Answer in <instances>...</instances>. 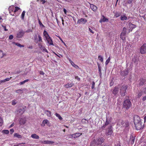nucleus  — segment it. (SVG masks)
Instances as JSON below:
<instances>
[{
  "instance_id": "obj_1",
  "label": "nucleus",
  "mask_w": 146,
  "mask_h": 146,
  "mask_svg": "<svg viewBox=\"0 0 146 146\" xmlns=\"http://www.w3.org/2000/svg\"><path fill=\"white\" fill-rule=\"evenodd\" d=\"M141 119L140 117L137 115H135L134 117V123L135 127L137 130L142 129L144 127V123H143V122Z\"/></svg>"
},
{
  "instance_id": "obj_2",
  "label": "nucleus",
  "mask_w": 146,
  "mask_h": 146,
  "mask_svg": "<svg viewBox=\"0 0 146 146\" xmlns=\"http://www.w3.org/2000/svg\"><path fill=\"white\" fill-rule=\"evenodd\" d=\"M8 10L11 15L15 16L14 14L20 10V9L18 7H15L14 5H12L9 7Z\"/></svg>"
},
{
  "instance_id": "obj_3",
  "label": "nucleus",
  "mask_w": 146,
  "mask_h": 146,
  "mask_svg": "<svg viewBox=\"0 0 146 146\" xmlns=\"http://www.w3.org/2000/svg\"><path fill=\"white\" fill-rule=\"evenodd\" d=\"M43 34L44 36L46 38V40L47 41L48 43L50 45L54 46V45L52 39L46 31L44 30V31Z\"/></svg>"
},
{
  "instance_id": "obj_4",
  "label": "nucleus",
  "mask_w": 146,
  "mask_h": 146,
  "mask_svg": "<svg viewBox=\"0 0 146 146\" xmlns=\"http://www.w3.org/2000/svg\"><path fill=\"white\" fill-rule=\"evenodd\" d=\"M131 105V102L130 100L126 99L123 102V107L127 110L130 108Z\"/></svg>"
},
{
  "instance_id": "obj_5",
  "label": "nucleus",
  "mask_w": 146,
  "mask_h": 146,
  "mask_svg": "<svg viewBox=\"0 0 146 146\" xmlns=\"http://www.w3.org/2000/svg\"><path fill=\"white\" fill-rule=\"evenodd\" d=\"M104 141V138L102 137H99L96 139H94L92 143H95L96 145H101Z\"/></svg>"
},
{
  "instance_id": "obj_6",
  "label": "nucleus",
  "mask_w": 146,
  "mask_h": 146,
  "mask_svg": "<svg viewBox=\"0 0 146 146\" xmlns=\"http://www.w3.org/2000/svg\"><path fill=\"white\" fill-rule=\"evenodd\" d=\"M127 85H123L120 88V93L122 96H124L125 95L126 92V90L127 89Z\"/></svg>"
},
{
  "instance_id": "obj_7",
  "label": "nucleus",
  "mask_w": 146,
  "mask_h": 146,
  "mask_svg": "<svg viewBox=\"0 0 146 146\" xmlns=\"http://www.w3.org/2000/svg\"><path fill=\"white\" fill-rule=\"evenodd\" d=\"M140 53L142 54L146 53V43L144 44L140 48Z\"/></svg>"
},
{
  "instance_id": "obj_8",
  "label": "nucleus",
  "mask_w": 146,
  "mask_h": 146,
  "mask_svg": "<svg viewBox=\"0 0 146 146\" xmlns=\"http://www.w3.org/2000/svg\"><path fill=\"white\" fill-rule=\"evenodd\" d=\"M111 126H110L108 128V132L106 133V135L108 137H110L111 135H113V131L111 129Z\"/></svg>"
},
{
  "instance_id": "obj_9",
  "label": "nucleus",
  "mask_w": 146,
  "mask_h": 146,
  "mask_svg": "<svg viewBox=\"0 0 146 146\" xmlns=\"http://www.w3.org/2000/svg\"><path fill=\"white\" fill-rule=\"evenodd\" d=\"M128 73V68H127L123 71H121L120 74L122 76H125L127 75Z\"/></svg>"
},
{
  "instance_id": "obj_10",
  "label": "nucleus",
  "mask_w": 146,
  "mask_h": 146,
  "mask_svg": "<svg viewBox=\"0 0 146 146\" xmlns=\"http://www.w3.org/2000/svg\"><path fill=\"white\" fill-rule=\"evenodd\" d=\"M25 32L23 30L20 31L17 34V37L18 38H21L23 37L25 33Z\"/></svg>"
},
{
  "instance_id": "obj_11",
  "label": "nucleus",
  "mask_w": 146,
  "mask_h": 146,
  "mask_svg": "<svg viewBox=\"0 0 146 146\" xmlns=\"http://www.w3.org/2000/svg\"><path fill=\"white\" fill-rule=\"evenodd\" d=\"M38 46L42 50L43 52H45L48 53V51L47 49L43 46L41 43H39L38 44Z\"/></svg>"
},
{
  "instance_id": "obj_12",
  "label": "nucleus",
  "mask_w": 146,
  "mask_h": 146,
  "mask_svg": "<svg viewBox=\"0 0 146 146\" xmlns=\"http://www.w3.org/2000/svg\"><path fill=\"white\" fill-rule=\"evenodd\" d=\"M119 85L115 87L114 89L112 91L113 94L115 95L117 94L119 91Z\"/></svg>"
},
{
  "instance_id": "obj_13",
  "label": "nucleus",
  "mask_w": 146,
  "mask_h": 146,
  "mask_svg": "<svg viewBox=\"0 0 146 146\" xmlns=\"http://www.w3.org/2000/svg\"><path fill=\"white\" fill-rule=\"evenodd\" d=\"M82 134V133H76L71 135V137L72 138H75L80 137Z\"/></svg>"
},
{
  "instance_id": "obj_14",
  "label": "nucleus",
  "mask_w": 146,
  "mask_h": 146,
  "mask_svg": "<svg viewBox=\"0 0 146 146\" xmlns=\"http://www.w3.org/2000/svg\"><path fill=\"white\" fill-rule=\"evenodd\" d=\"M87 22V20L84 18H82L78 20L77 21V23L80 24L82 23H85Z\"/></svg>"
},
{
  "instance_id": "obj_15",
  "label": "nucleus",
  "mask_w": 146,
  "mask_h": 146,
  "mask_svg": "<svg viewBox=\"0 0 146 146\" xmlns=\"http://www.w3.org/2000/svg\"><path fill=\"white\" fill-rule=\"evenodd\" d=\"M128 25L129 26V28H130L131 31H131L132 29L136 28V25L133 24L132 23H128Z\"/></svg>"
},
{
  "instance_id": "obj_16",
  "label": "nucleus",
  "mask_w": 146,
  "mask_h": 146,
  "mask_svg": "<svg viewBox=\"0 0 146 146\" xmlns=\"http://www.w3.org/2000/svg\"><path fill=\"white\" fill-rule=\"evenodd\" d=\"M140 82L139 84L140 86H142L144 84L146 83V79L143 78L140 79Z\"/></svg>"
},
{
  "instance_id": "obj_17",
  "label": "nucleus",
  "mask_w": 146,
  "mask_h": 146,
  "mask_svg": "<svg viewBox=\"0 0 146 146\" xmlns=\"http://www.w3.org/2000/svg\"><path fill=\"white\" fill-rule=\"evenodd\" d=\"M90 7L94 11H96L98 9L97 7L92 4H90Z\"/></svg>"
},
{
  "instance_id": "obj_18",
  "label": "nucleus",
  "mask_w": 146,
  "mask_h": 146,
  "mask_svg": "<svg viewBox=\"0 0 146 146\" xmlns=\"http://www.w3.org/2000/svg\"><path fill=\"white\" fill-rule=\"evenodd\" d=\"M135 137L132 136H130L129 142L131 145H133L135 142Z\"/></svg>"
},
{
  "instance_id": "obj_19",
  "label": "nucleus",
  "mask_w": 146,
  "mask_h": 146,
  "mask_svg": "<svg viewBox=\"0 0 146 146\" xmlns=\"http://www.w3.org/2000/svg\"><path fill=\"white\" fill-rule=\"evenodd\" d=\"M41 143L43 144H52L54 143V142L53 141H51L48 140H45L43 141H42Z\"/></svg>"
},
{
  "instance_id": "obj_20",
  "label": "nucleus",
  "mask_w": 146,
  "mask_h": 146,
  "mask_svg": "<svg viewBox=\"0 0 146 146\" xmlns=\"http://www.w3.org/2000/svg\"><path fill=\"white\" fill-rule=\"evenodd\" d=\"M102 17L103 18L101 19L99 21L100 23H102V22H108V19L107 18H106L103 15Z\"/></svg>"
},
{
  "instance_id": "obj_21",
  "label": "nucleus",
  "mask_w": 146,
  "mask_h": 146,
  "mask_svg": "<svg viewBox=\"0 0 146 146\" xmlns=\"http://www.w3.org/2000/svg\"><path fill=\"white\" fill-rule=\"evenodd\" d=\"M125 123L123 120H119L118 122L117 123V125L119 126L122 125L124 126Z\"/></svg>"
},
{
  "instance_id": "obj_22",
  "label": "nucleus",
  "mask_w": 146,
  "mask_h": 146,
  "mask_svg": "<svg viewBox=\"0 0 146 146\" xmlns=\"http://www.w3.org/2000/svg\"><path fill=\"white\" fill-rule=\"evenodd\" d=\"M26 122V120L24 118H21L19 120V123L21 125L24 124Z\"/></svg>"
},
{
  "instance_id": "obj_23",
  "label": "nucleus",
  "mask_w": 146,
  "mask_h": 146,
  "mask_svg": "<svg viewBox=\"0 0 146 146\" xmlns=\"http://www.w3.org/2000/svg\"><path fill=\"white\" fill-rule=\"evenodd\" d=\"M70 62L71 63V65L75 68L78 69L79 68V66L75 64L74 63L72 62L70 59L69 60Z\"/></svg>"
},
{
  "instance_id": "obj_24",
  "label": "nucleus",
  "mask_w": 146,
  "mask_h": 146,
  "mask_svg": "<svg viewBox=\"0 0 146 146\" xmlns=\"http://www.w3.org/2000/svg\"><path fill=\"white\" fill-rule=\"evenodd\" d=\"M31 137L33 138L36 139H38L39 138V137L36 134H32L31 135Z\"/></svg>"
},
{
  "instance_id": "obj_25",
  "label": "nucleus",
  "mask_w": 146,
  "mask_h": 146,
  "mask_svg": "<svg viewBox=\"0 0 146 146\" xmlns=\"http://www.w3.org/2000/svg\"><path fill=\"white\" fill-rule=\"evenodd\" d=\"M44 113L48 116L50 117L51 116V112L49 110H45L44 111Z\"/></svg>"
},
{
  "instance_id": "obj_26",
  "label": "nucleus",
  "mask_w": 146,
  "mask_h": 146,
  "mask_svg": "<svg viewBox=\"0 0 146 146\" xmlns=\"http://www.w3.org/2000/svg\"><path fill=\"white\" fill-rule=\"evenodd\" d=\"M127 17L125 15L121 16L120 17V19L121 21H124L127 20Z\"/></svg>"
},
{
  "instance_id": "obj_27",
  "label": "nucleus",
  "mask_w": 146,
  "mask_h": 146,
  "mask_svg": "<svg viewBox=\"0 0 146 146\" xmlns=\"http://www.w3.org/2000/svg\"><path fill=\"white\" fill-rule=\"evenodd\" d=\"M38 40L36 41L35 42L36 43H38V42H42V37L40 35H38Z\"/></svg>"
},
{
  "instance_id": "obj_28",
  "label": "nucleus",
  "mask_w": 146,
  "mask_h": 146,
  "mask_svg": "<svg viewBox=\"0 0 146 146\" xmlns=\"http://www.w3.org/2000/svg\"><path fill=\"white\" fill-rule=\"evenodd\" d=\"M13 43L14 44H15L16 45L20 47H23L24 46V45H21L20 44L17 43V42H14Z\"/></svg>"
},
{
  "instance_id": "obj_29",
  "label": "nucleus",
  "mask_w": 146,
  "mask_h": 146,
  "mask_svg": "<svg viewBox=\"0 0 146 146\" xmlns=\"http://www.w3.org/2000/svg\"><path fill=\"white\" fill-rule=\"evenodd\" d=\"M121 13L120 12H116L114 15V16L117 18L121 15Z\"/></svg>"
},
{
  "instance_id": "obj_30",
  "label": "nucleus",
  "mask_w": 146,
  "mask_h": 146,
  "mask_svg": "<svg viewBox=\"0 0 146 146\" xmlns=\"http://www.w3.org/2000/svg\"><path fill=\"white\" fill-rule=\"evenodd\" d=\"M14 136L19 138H21L22 137V136L17 133H15L14 134Z\"/></svg>"
},
{
  "instance_id": "obj_31",
  "label": "nucleus",
  "mask_w": 146,
  "mask_h": 146,
  "mask_svg": "<svg viewBox=\"0 0 146 146\" xmlns=\"http://www.w3.org/2000/svg\"><path fill=\"white\" fill-rule=\"evenodd\" d=\"M143 92L142 91H141V92H139L137 96V98H140L141 96L143 95Z\"/></svg>"
},
{
  "instance_id": "obj_32",
  "label": "nucleus",
  "mask_w": 146,
  "mask_h": 146,
  "mask_svg": "<svg viewBox=\"0 0 146 146\" xmlns=\"http://www.w3.org/2000/svg\"><path fill=\"white\" fill-rule=\"evenodd\" d=\"M25 11H24L22 12V14L21 15V19L23 20L24 19V17L25 15Z\"/></svg>"
},
{
  "instance_id": "obj_33",
  "label": "nucleus",
  "mask_w": 146,
  "mask_h": 146,
  "mask_svg": "<svg viewBox=\"0 0 146 146\" xmlns=\"http://www.w3.org/2000/svg\"><path fill=\"white\" fill-rule=\"evenodd\" d=\"M98 68L99 73L100 74V76L101 77L102 76V74L101 72V69L99 64H98Z\"/></svg>"
},
{
  "instance_id": "obj_34",
  "label": "nucleus",
  "mask_w": 146,
  "mask_h": 146,
  "mask_svg": "<svg viewBox=\"0 0 146 146\" xmlns=\"http://www.w3.org/2000/svg\"><path fill=\"white\" fill-rule=\"evenodd\" d=\"M29 80V79H26L23 81L19 83V84L20 85H22L24 84L25 82H27Z\"/></svg>"
},
{
  "instance_id": "obj_35",
  "label": "nucleus",
  "mask_w": 146,
  "mask_h": 146,
  "mask_svg": "<svg viewBox=\"0 0 146 146\" xmlns=\"http://www.w3.org/2000/svg\"><path fill=\"white\" fill-rule=\"evenodd\" d=\"M55 115H56V116L58 118V119L60 120H62V117L60 116V115L57 113H56L55 114Z\"/></svg>"
},
{
  "instance_id": "obj_36",
  "label": "nucleus",
  "mask_w": 146,
  "mask_h": 146,
  "mask_svg": "<svg viewBox=\"0 0 146 146\" xmlns=\"http://www.w3.org/2000/svg\"><path fill=\"white\" fill-rule=\"evenodd\" d=\"M42 123L44 125L47 123H50V122L47 119H45L43 120Z\"/></svg>"
},
{
  "instance_id": "obj_37",
  "label": "nucleus",
  "mask_w": 146,
  "mask_h": 146,
  "mask_svg": "<svg viewBox=\"0 0 146 146\" xmlns=\"http://www.w3.org/2000/svg\"><path fill=\"white\" fill-rule=\"evenodd\" d=\"M16 92L18 94H21L23 93V90L21 89H19L16 91Z\"/></svg>"
},
{
  "instance_id": "obj_38",
  "label": "nucleus",
  "mask_w": 146,
  "mask_h": 146,
  "mask_svg": "<svg viewBox=\"0 0 146 146\" xmlns=\"http://www.w3.org/2000/svg\"><path fill=\"white\" fill-rule=\"evenodd\" d=\"M98 59L100 60L102 62H103V58L101 55L99 56L98 57Z\"/></svg>"
},
{
  "instance_id": "obj_39",
  "label": "nucleus",
  "mask_w": 146,
  "mask_h": 146,
  "mask_svg": "<svg viewBox=\"0 0 146 146\" xmlns=\"http://www.w3.org/2000/svg\"><path fill=\"white\" fill-rule=\"evenodd\" d=\"M2 132L5 134H8L9 133V131L7 130H4L2 131Z\"/></svg>"
},
{
  "instance_id": "obj_40",
  "label": "nucleus",
  "mask_w": 146,
  "mask_h": 146,
  "mask_svg": "<svg viewBox=\"0 0 146 146\" xmlns=\"http://www.w3.org/2000/svg\"><path fill=\"white\" fill-rule=\"evenodd\" d=\"M110 60V57H109L108 59H107L105 62V64L106 65H107L108 64V63L109 62Z\"/></svg>"
},
{
  "instance_id": "obj_41",
  "label": "nucleus",
  "mask_w": 146,
  "mask_h": 146,
  "mask_svg": "<svg viewBox=\"0 0 146 146\" xmlns=\"http://www.w3.org/2000/svg\"><path fill=\"white\" fill-rule=\"evenodd\" d=\"M3 122V119L1 117H0V127L2 125Z\"/></svg>"
},
{
  "instance_id": "obj_42",
  "label": "nucleus",
  "mask_w": 146,
  "mask_h": 146,
  "mask_svg": "<svg viewBox=\"0 0 146 146\" xmlns=\"http://www.w3.org/2000/svg\"><path fill=\"white\" fill-rule=\"evenodd\" d=\"M82 122L83 123H86L88 122V121L85 119H83L82 120Z\"/></svg>"
},
{
  "instance_id": "obj_43",
  "label": "nucleus",
  "mask_w": 146,
  "mask_h": 146,
  "mask_svg": "<svg viewBox=\"0 0 146 146\" xmlns=\"http://www.w3.org/2000/svg\"><path fill=\"white\" fill-rule=\"evenodd\" d=\"M37 1L39 2L40 3L42 2V4H44L46 2L45 0H37Z\"/></svg>"
},
{
  "instance_id": "obj_44",
  "label": "nucleus",
  "mask_w": 146,
  "mask_h": 146,
  "mask_svg": "<svg viewBox=\"0 0 146 146\" xmlns=\"http://www.w3.org/2000/svg\"><path fill=\"white\" fill-rule=\"evenodd\" d=\"M11 77L10 78H7L3 80L4 82H5L6 81H9L10 80H11Z\"/></svg>"
},
{
  "instance_id": "obj_45",
  "label": "nucleus",
  "mask_w": 146,
  "mask_h": 146,
  "mask_svg": "<svg viewBox=\"0 0 146 146\" xmlns=\"http://www.w3.org/2000/svg\"><path fill=\"white\" fill-rule=\"evenodd\" d=\"M38 20H39V24L40 25V26H41L42 27H44V26L40 22V21L39 19H38Z\"/></svg>"
},
{
  "instance_id": "obj_46",
  "label": "nucleus",
  "mask_w": 146,
  "mask_h": 146,
  "mask_svg": "<svg viewBox=\"0 0 146 146\" xmlns=\"http://www.w3.org/2000/svg\"><path fill=\"white\" fill-rule=\"evenodd\" d=\"M129 125V124L128 122L126 121L124 123V126L125 127H127Z\"/></svg>"
},
{
  "instance_id": "obj_47",
  "label": "nucleus",
  "mask_w": 146,
  "mask_h": 146,
  "mask_svg": "<svg viewBox=\"0 0 146 146\" xmlns=\"http://www.w3.org/2000/svg\"><path fill=\"white\" fill-rule=\"evenodd\" d=\"M0 53H1V54L2 55V56L1 57V58H3L4 56L5 55L4 54L3 52V51L2 50H0Z\"/></svg>"
},
{
  "instance_id": "obj_48",
  "label": "nucleus",
  "mask_w": 146,
  "mask_h": 146,
  "mask_svg": "<svg viewBox=\"0 0 146 146\" xmlns=\"http://www.w3.org/2000/svg\"><path fill=\"white\" fill-rule=\"evenodd\" d=\"M33 32V29H28V30H27L25 32L26 33H30V32Z\"/></svg>"
},
{
  "instance_id": "obj_49",
  "label": "nucleus",
  "mask_w": 146,
  "mask_h": 146,
  "mask_svg": "<svg viewBox=\"0 0 146 146\" xmlns=\"http://www.w3.org/2000/svg\"><path fill=\"white\" fill-rule=\"evenodd\" d=\"M110 123V121L107 119L105 124V125H107L109 124Z\"/></svg>"
},
{
  "instance_id": "obj_50",
  "label": "nucleus",
  "mask_w": 146,
  "mask_h": 146,
  "mask_svg": "<svg viewBox=\"0 0 146 146\" xmlns=\"http://www.w3.org/2000/svg\"><path fill=\"white\" fill-rule=\"evenodd\" d=\"M25 111V109L24 108H23V109H20L19 111H18L19 112H21L22 111L23 112V113L24 111Z\"/></svg>"
},
{
  "instance_id": "obj_51",
  "label": "nucleus",
  "mask_w": 146,
  "mask_h": 146,
  "mask_svg": "<svg viewBox=\"0 0 146 146\" xmlns=\"http://www.w3.org/2000/svg\"><path fill=\"white\" fill-rule=\"evenodd\" d=\"M64 86L66 88H69L68 83L67 84L64 85Z\"/></svg>"
},
{
  "instance_id": "obj_52",
  "label": "nucleus",
  "mask_w": 146,
  "mask_h": 146,
  "mask_svg": "<svg viewBox=\"0 0 146 146\" xmlns=\"http://www.w3.org/2000/svg\"><path fill=\"white\" fill-rule=\"evenodd\" d=\"M126 34V32H122L121 33V35L123 36H125Z\"/></svg>"
},
{
  "instance_id": "obj_53",
  "label": "nucleus",
  "mask_w": 146,
  "mask_h": 146,
  "mask_svg": "<svg viewBox=\"0 0 146 146\" xmlns=\"http://www.w3.org/2000/svg\"><path fill=\"white\" fill-rule=\"evenodd\" d=\"M95 83L94 82H93L92 86V88L94 89L95 87Z\"/></svg>"
},
{
  "instance_id": "obj_54",
  "label": "nucleus",
  "mask_w": 146,
  "mask_h": 146,
  "mask_svg": "<svg viewBox=\"0 0 146 146\" xmlns=\"http://www.w3.org/2000/svg\"><path fill=\"white\" fill-rule=\"evenodd\" d=\"M13 38V36L12 35H10L9 37V38L10 40H11Z\"/></svg>"
},
{
  "instance_id": "obj_55",
  "label": "nucleus",
  "mask_w": 146,
  "mask_h": 146,
  "mask_svg": "<svg viewBox=\"0 0 146 146\" xmlns=\"http://www.w3.org/2000/svg\"><path fill=\"white\" fill-rule=\"evenodd\" d=\"M120 37L123 40H124L125 39V36H123L121 35H120Z\"/></svg>"
},
{
  "instance_id": "obj_56",
  "label": "nucleus",
  "mask_w": 146,
  "mask_h": 146,
  "mask_svg": "<svg viewBox=\"0 0 146 146\" xmlns=\"http://www.w3.org/2000/svg\"><path fill=\"white\" fill-rule=\"evenodd\" d=\"M10 133L11 134H12L14 132V130L13 129H10Z\"/></svg>"
},
{
  "instance_id": "obj_57",
  "label": "nucleus",
  "mask_w": 146,
  "mask_h": 146,
  "mask_svg": "<svg viewBox=\"0 0 146 146\" xmlns=\"http://www.w3.org/2000/svg\"><path fill=\"white\" fill-rule=\"evenodd\" d=\"M16 104V103L15 102V101L13 100L12 102V104L13 105H15Z\"/></svg>"
},
{
  "instance_id": "obj_58",
  "label": "nucleus",
  "mask_w": 146,
  "mask_h": 146,
  "mask_svg": "<svg viewBox=\"0 0 146 146\" xmlns=\"http://www.w3.org/2000/svg\"><path fill=\"white\" fill-rule=\"evenodd\" d=\"M127 29L125 27L123 28V29L122 32H125L126 33Z\"/></svg>"
},
{
  "instance_id": "obj_59",
  "label": "nucleus",
  "mask_w": 146,
  "mask_h": 146,
  "mask_svg": "<svg viewBox=\"0 0 146 146\" xmlns=\"http://www.w3.org/2000/svg\"><path fill=\"white\" fill-rule=\"evenodd\" d=\"M74 85V84H73L72 83H71L70 84H69V88H71Z\"/></svg>"
},
{
  "instance_id": "obj_60",
  "label": "nucleus",
  "mask_w": 146,
  "mask_h": 146,
  "mask_svg": "<svg viewBox=\"0 0 146 146\" xmlns=\"http://www.w3.org/2000/svg\"><path fill=\"white\" fill-rule=\"evenodd\" d=\"M75 79H76L77 80L79 81L80 80V78L78 76H77L75 77Z\"/></svg>"
},
{
  "instance_id": "obj_61",
  "label": "nucleus",
  "mask_w": 146,
  "mask_h": 146,
  "mask_svg": "<svg viewBox=\"0 0 146 146\" xmlns=\"http://www.w3.org/2000/svg\"><path fill=\"white\" fill-rule=\"evenodd\" d=\"M89 31L91 33H92L93 34H94V32H93L92 30L90 28H89Z\"/></svg>"
},
{
  "instance_id": "obj_62",
  "label": "nucleus",
  "mask_w": 146,
  "mask_h": 146,
  "mask_svg": "<svg viewBox=\"0 0 146 146\" xmlns=\"http://www.w3.org/2000/svg\"><path fill=\"white\" fill-rule=\"evenodd\" d=\"M133 0H128L127 1V3L129 4L131 3Z\"/></svg>"
},
{
  "instance_id": "obj_63",
  "label": "nucleus",
  "mask_w": 146,
  "mask_h": 146,
  "mask_svg": "<svg viewBox=\"0 0 146 146\" xmlns=\"http://www.w3.org/2000/svg\"><path fill=\"white\" fill-rule=\"evenodd\" d=\"M40 74L44 75V73L42 71H40Z\"/></svg>"
},
{
  "instance_id": "obj_64",
  "label": "nucleus",
  "mask_w": 146,
  "mask_h": 146,
  "mask_svg": "<svg viewBox=\"0 0 146 146\" xmlns=\"http://www.w3.org/2000/svg\"><path fill=\"white\" fill-rule=\"evenodd\" d=\"M146 100V96L142 98V100L143 101H145Z\"/></svg>"
}]
</instances>
